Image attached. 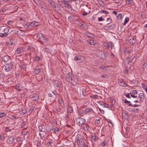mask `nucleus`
I'll return each mask as SVG.
<instances>
[{
  "label": "nucleus",
  "mask_w": 147,
  "mask_h": 147,
  "mask_svg": "<svg viewBox=\"0 0 147 147\" xmlns=\"http://www.w3.org/2000/svg\"><path fill=\"white\" fill-rule=\"evenodd\" d=\"M68 78L71 83L74 86L76 85L77 83V79L70 73V74H68Z\"/></svg>",
  "instance_id": "f257e3e1"
},
{
  "label": "nucleus",
  "mask_w": 147,
  "mask_h": 147,
  "mask_svg": "<svg viewBox=\"0 0 147 147\" xmlns=\"http://www.w3.org/2000/svg\"><path fill=\"white\" fill-rule=\"evenodd\" d=\"M98 57L100 58L105 59L107 57V55L102 51H100L97 54Z\"/></svg>",
  "instance_id": "f03ea898"
},
{
  "label": "nucleus",
  "mask_w": 147,
  "mask_h": 147,
  "mask_svg": "<svg viewBox=\"0 0 147 147\" xmlns=\"http://www.w3.org/2000/svg\"><path fill=\"white\" fill-rule=\"evenodd\" d=\"M75 61H78V62H83L84 60V57L82 56H76L74 58Z\"/></svg>",
  "instance_id": "7ed1b4c3"
},
{
  "label": "nucleus",
  "mask_w": 147,
  "mask_h": 147,
  "mask_svg": "<svg viewBox=\"0 0 147 147\" xmlns=\"http://www.w3.org/2000/svg\"><path fill=\"white\" fill-rule=\"evenodd\" d=\"M85 121L86 120L85 119L81 118H78L76 120L77 123L79 125L84 124Z\"/></svg>",
  "instance_id": "20e7f679"
},
{
  "label": "nucleus",
  "mask_w": 147,
  "mask_h": 147,
  "mask_svg": "<svg viewBox=\"0 0 147 147\" xmlns=\"http://www.w3.org/2000/svg\"><path fill=\"white\" fill-rule=\"evenodd\" d=\"M59 4L60 5L64 6L65 7H69L70 5L68 3V2L65 0L61 1L59 2Z\"/></svg>",
  "instance_id": "39448f33"
},
{
  "label": "nucleus",
  "mask_w": 147,
  "mask_h": 147,
  "mask_svg": "<svg viewBox=\"0 0 147 147\" xmlns=\"http://www.w3.org/2000/svg\"><path fill=\"white\" fill-rule=\"evenodd\" d=\"M13 65L11 63H7L5 68V71L7 72L10 71L12 68Z\"/></svg>",
  "instance_id": "423d86ee"
},
{
  "label": "nucleus",
  "mask_w": 147,
  "mask_h": 147,
  "mask_svg": "<svg viewBox=\"0 0 147 147\" xmlns=\"http://www.w3.org/2000/svg\"><path fill=\"white\" fill-rule=\"evenodd\" d=\"M83 113L85 114H90L93 112L92 109L91 108H86L84 110Z\"/></svg>",
  "instance_id": "0eeeda50"
},
{
  "label": "nucleus",
  "mask_w": 147,
  "mask_h": 147,
  "mask_svg": "<svg viewBox=\"0 0 147 147\" xmlns=\"http://www.w3.org/2000/svg\"><path fill=\"white\" fill-rule=\"evenodd\" d=\"M82 127L85 132L87 133L89 132L90 128L86 124H84L83 125Z\"/></svg>",
  "instance_id": "6e6552de"
},
{
  "label": "nucleus",
  "mask_w": 147,
  "mask_h": 147,
  "mask_svg": "<svg viewBox=\"0 0 147 147\" xmlns=\"http://www.w3.org/2000/svg\"><path fill=\"white\" fill-rule=\"evenodd\" d=\"M14 138L12 137H9L7 140V142L9 144H12L14 140Z\"/></svg>",
  "instance_id": "1a4fd4ad"
},
{
  "label": "nucleus",
  "mask_w": 147,
  "mask_h": 147,
  "mask_svg": "<svg viewBox=\"0 0 147 147\" xmlns=\"http://www.w3.org/2000/svg\"><path fill=\"white\" fill-rule=\"evenodd\" d=\"M40 69L38 68V66H37L35 69H33V72L34 74H37L40 72Z\"/></svg>",
  "instance_id": "9d476101"
},
{
  "label": "nucleus",
  "mask_w": 147,
  "mask_h": 147,
  "mask_svg": "<svg viewBox=\"0 0 147 147\" xmlns=\"http://www.w3.org/2000/svg\"><path fill=\"white\" fill-rule=\"evenodd\" d=\"M138 97L141 102H142L144 101V95L143 93H141L139 94Z\"/></svg>",
  "instance_id": "9b49d317"
},
{
  "label": "nucleus",
  "mask_w": 147,
  "mask_h": 147,
  "mask_svg": "<svg viewBox=\"0 0 147 147\" xmlns=\"http://www.w3.org/2000/svg\"><path fill=\"white\" fill-rule=\"evenodd\" d=\"M48 39L44 35L42 38H41V39L40 40V41L41 42H42L44 43H46L48 41Z\"/></svg>",
  "instance_id": "f8f14e48"
},
{
  "label": "nucleus",
  "mask_w": 147,
  "mask_h": 147,
  "mask_svg": "<svg viewBox=\"0 0 147 147\" xmlns=\"http://www.w3.org/2000/svg\"><path fill=\"white\" fill-rule=\"evenodd\" d=\"M24 50L23 48L21 47H20L17 49L16 51V53L19 54L20 53H22L24 51Z\"/></svg>",
  "instance_id": "ddd939ff"
},
{
  "label": "nucleus",
  "mask_w": 147,
  "mask_h": 147,
  "mask_svg": "<svg viewBox=\"0 0 147 147\" xmlns=\"http://www.w3.org/2000/svg\"><path fill=\"white\" fill-rule=\"evenodd\" d=\"M53 83L55 86L57 87H59L61 84L60 82L57 80H54L53 82Z\"/></svg>",
  "instance_id": "4468645a"
},
{
  "label": "nucleus",
  "mask_w": 147,
  "mask_h": 147,
  "mask_svg": "<svg viewBox=\"0 0 147 147\" xmlns=\"http://www.w3.org/2000/svg\"><path fill=\"white\" fill-rule=\"evenodd\" d=\"M119 84L120 85L123 87H125L126 85L125 82L122 80H120L119 81Z\"/></svg>",
  "instance_id": "2eb2a0df"
},
{
  "label": "nucleus",
  "mask_w": 147,
  "mask_h": 147,
  "mask_svg": "<svg viewBox=\"0 0 147 147\" xmlns=\"http://www.w3.org/2000/svg\"><path fill=\"white\" fill-rule=\"evenodd\" d=\"M30 25L32 26L35 27L38 25V23L36 21H34L30 23Z\"/></svg>",
  "instance_id": "dca6fc26"
},
{
  "label": "nucleus",
  "mask_w": 147,
  "mask_h": 147,
  "mask_svg": "<svg viewBox=\"0 0 147 147\" xmlns=\"http://www.w3.org/2000/svg\"><path fill=\"white\" fill-rule=\"evenodd\" d=\"M79 136H76L75 139V142H74V144L75 146L76 145V144H78V145L79 146V144L78 143V141L79 142Z\"/></svg>",
  "instance_id": "f3484780"
},
{
  "label": "nucleus",
  "mask_w": 147,
  "mask_h": 147,
  "mask_svg": "<svg viewBox=\"0 0 147 147\" xmlns=\"http://www.w3.org/2000/svg\"><path fill=\"white\" fill-rule=\"evenodd\" d=\"M8 57L7 56H5L2 57V61L4 62H7L8 60Z\"/></svg>",
  "instance_id": "a211bd4d"
},
{
  "label": "nucleus",
  "mask_w": 147,
  "mask_h": 147,
  "mask_svg": "<svg viewBox=\"0 0 147 147\" xmlns=\"http://www.w3.org/2000/svg\"><path fill=\"white\" fill-rule=\"evenodd\" d=\"M78 143L79 145L81 146H82L85 143L83 140L82 139H80L79 140Z\"/></svg>",
  "instance_id": "6ab92c4d"
},
{
  "label": "nucleus",
  "mask_w": 147,
  "mask_h": 147,
  "mask_svg": "<svg viewBox=\"0 0 147 147\" xmlns=\"http://www.w3.org/2000/svg\"><path fill=\"white\" fill-rule=\"evenodd\" d=\"M9 31V29L8 28H6L4 29V33L7 36L8 35V33Z\"/></svg>",
  "instance_id": "aec40b11"
},
{
  "label": "nucleus",
  "mask_w": 147,
  "mask_h": 147,
  "mask_svg": "<svg viewBox=\"0 0 147 147\" xmlns=\"http://www.w3.org/2000/svg\"><path fill=\"white\" fill-rule=\"evenodd\" d=\"M44 35L40 33H38L37 35V36L38 38L39 39V41H40V40L41 39V38H42L43 37Z\"/></svg>",
  "instance_id": "412c9836"
},
{
  "label": "nucleus",
  "mask_w": 147,
  "mask_h": 147,
  "mask_svg": "<svg viewBox=\"0 0 147 147\" xmlns=\"http://www.w3.org/2000/svg\"><path fill=\"white\" fill-rule=\"evenodd\" d=\"M16 89H18L19 91L22 90L21 86L19 84H17L16 86Z\"/></svg>",
  "instance_id": "4be33fe9"
},
{
  "label": "nucleus",
  "mask_w": 147,
  "mask_h": 147,
  "mask_svg": "<svg viewBox=\"0 0 147 147\" xmlns=\"http://www.w3.org/2000/svg\"><path fill=\"white\" fill-rule=\"evenodd\" d=\"M109 30L113 29L115 27L114 24H112L107 26Z\"/></svg>",
  "instance_id": "5701e85b"
},
{
  "label": "nucleus",
  "mask_w": 147,
  "mask_h": 147,
  "mask_svg": "<svg viewBox=\"0 0 147 147\" xmlns=\"http://www.w3.org/2000/svg\"><path fill=\"white\" fill-rule=\"evenodd\" d=\"M42 8V10L44 11V12H45L46 13H47L48 12V8H47L45 6L44 7H41Z\"/></svg>",
  "instance_id": "b1692460"
},
{
  "label": "nucleus",
  "mask_w": 147,
  "mask_h": 147,
  "mask_svg": "<svg viewBox=\"0 0 147 147\" xmlns=\"http://www.w3.org/2000/svg\"><path fill=\"white\" fill-rule=\"evenodd\" d=\"M50 4L53 8L55 9L56 8L57 4H55L54 2L51 1V2L50 3Z\"/></svg>",
  "instance_id": "393cba45"
},
{
  "label": "nucleus",
  "mask_w": 147,
  "mask_h": 147,
  "mask_svg": "<svg viewBox=\"0 0 147 147\" xmlns=\"http://www.w3.org/2000/svg\"><path fill=\"white\" fill-rule=\"evenodd\" d=\"M129 42L130 44H133L135 43L136 40L134 38H131L129 40Z\"/></svg>",
  "instance_id": "a878e982"
},
{
  "label": "nucleus",
  "mask_w": 147,
  "mask_h": 147,
  "mask_svg": "<svg viewBox=\"0 0 147 147\" xmlns=\"http://www.w3.org/2000/svg\"><path fill=\"white\" fill-rule=\"evenodd\" d=\"M32 98L33 100H36L38 99V96L36 94H34L32 97Z\"/></svg>",
  "instance_id": "bb28decb"
},
{
  "label": "nucleus",
  "mask_w": 147,
  "mask_h": 147,
  "mask_svg": "<svg viewBox=\"0 0 147 147\" xmlns=\"http://www.w3.org/2000/svg\"><path fill=\"white\" fill-rule=\"evenodd\" d=\"M67 111L68 113H71L72 112V108L70 106H68L67 108Z\"/></svg>",
  "instance_id": "cd10ccee"
},
{
  "label": "nucleus",
  "mask_w": 147,
  "mask_h": 147,
  "mask_svg": "<svg viewBox=\"0 0 147 147\" xmlns=\"http://www.w3.org/2000/svg\"><path fill=\"white\" fill-rule=\"evenodd\" d=\"M131 109V111L134 113H138L140 110L138 108H133Z\"/></svg>",
  "instance_id": "c85d7f7f"
},
{
  "label": "nucleus",
  "mask_w": 147,
  "mask_h": 147,
  "mask_svg": "<svg viewBox=\"0 0 147 147\" xmlns=\"http://www.w3.org/2000/svg\"><path fill=\"white\" fill-rule=\"evenodd\" d=\"M10 128V127H6L5 129V131L7 132L11 131V129Z\"/></svg>",
  "instance_id": "c756f323"
},
{
  "label": "nucleus",
  "mask_w": 147,
  "mask_h": 147,
  "mask_svg": "<svg viewBox=\"0 0 147 147\" xmlns=\"http://www.w3.org/2000/svg\"><path fill=\"white\" fill-rule=\"evenodd\" d=\"M103 45L104 46L106 47H110V45L107 42H104L103 43Z\"/></svg>",
  "instance_id": "7c9ffc66"
},
{
  "label": "nucleus",
  "mask_w": 147,
  "mask_h": 147,
  "mask_svg": "<svg viewBox=\"0 0 147 147\" xmlns=\"http://www.w3.org/2000/svg\"><path fill=\"white\" fill-rule=\"evenodd\" d=\"M38 128L40 131L44 132L45 131L43 130L42 126V125L39 126Z\"/></svg>",
  "instance_id": "2f4dec72"
},
{
  "label": "nucleus",
  "mask_w": 147,
  "mask_h": 147,
  "mask_svg": "<svg viewBox=\"0 0 147 147\" xmlns=\"http://www.w3.org/2000/svg\"><path fill=\"white\" fill-rule=\"evenodd\" d=\"M128 67H126L124 70V73L125 74H127L128 73Z\"/></svg>",
  "instance_id": "473e14b6"
},
{
  "label": "nucleus",
  "mask_w": 147,
  "mask_h": 147,
  "mask_svg": "<svg viewBox=\"0 0 147 147\" xmlns=\"http://www.w3.org/2000/svg\"><path fill=\"white\" fill-rule=\"evenodd\" d=\"M6 115V114L5 112L0 113V118L4 117Z\"/></svg>",
  "instance_id": "72a5a7b5"
},
{
  "label": "nucleus",
  "mask_w": 147,
  "mask_h": 147,
  "mask_svg": "<svg viewBox=\"0 0 147 147\" xmlns=\"http://www.w3.org/2000/svg\"><path fill=\"white\" fill-rule=\"evenodd\" d=\"M132 2V0H127L126 1V3L128 5H131Z\"/></svg>",
  "instance_id": "f704fd0d"
},
{
  "label": "nucleus",
  "mask_w": 147,
  "mask_h": 147,
  "mask_svg": "<svg viewBox=\"0 0 147 147\" xmlns=\"http://www.w3.org/2000/svg\"><path fill=\"white\" fill-rule=\"evenodd\" d=\"M5 139V136L4 135L1 134L0 135V140H4Z\"/></svg>",
  "instance_id": "c9c22d12"
},
{
  "label": "nucleus",
  "mask_w": 147,
  "mask_h": 147,
  "mask_svg": "<svg viewBox=\"0 0 147 147\" xmlns=\"http://www.w3.org/2000/svg\"><path fill=\"white\" fill-rule=\"evenodd\" d=\"M35 142L37 146H40L41 144L40 142L38 140H36Z\"/></svg>",
  "instance_id": "e433bc0d"
},
{
  "label": "nucleus",
  "mask_w": 147,
  "mask_h": 147,
  "mask_svg": "<svg viewBox=\"0 0 147 147\" xmlns=\"http://www.w3.org/2000/svg\"><path fill=\"white\" fill-rule=\"evenodd\" d=\"M89 44L91 45H94V42L93 40L90 39L89 41Z\"/></svg>",
  "instance_id": "4c0bfd02"
},
{
  "label": "nucleus",
  "mask_w": 147,
  "mask_h": 147,
  "mask_svg": "<svg viewBox=\"0 0 147 147\" xmlns=\"http://www.w3.org/2000/svg\"><path fill=\"white\" fill-rule=\"evenodd\" d=\"M100 12L101 13H104L105 14H107L109 13V12L105 10H102L100 11Z\"/></svg>",
  "instance_id": "58836bf2"
},
{
  "label": "nucleus",
  "mask_w": 147,
  "mask_h": 147,
  "mask_svg": "<svg viewBox=\"0 0 147 147\" xmlns=\"http://www.w3.org/2000/svg\"><path fill=\"white\" fill-rule=\"evenodd\" d=\"M122 17V14L121 13H119L118 14L117 18L118 20H120L121 19V18Z\"/></svg>",
  "instance_id": "ea45409f"
},
{
  "label": "nucleus",
  "mask_w": 147,
  "mask_h": 147,
  "mask_svg": "<svg viewBox=\"0 0 147 147\" xmlns=\"http://www.w3.org/2000/svg\"><path fill=\"white\" fill-rule=\"evenodd\" d=\"M129 20V18H126L125 19V23L124 24V25L126 24V23H127L128 22Z\"/></svg>",
  "instance_id": "a19ab883"
},
{
  "label": "nucleus",
  "mask_w": 147,
  "mask_h": 147,
  "mask_svg": "<svg viewBox=\"0 0 147 147\" xmlns=\"http://www.w3.org/2000/svg\"><path fill=\"white\" fill-rule=\"evenodd\" d=\"M13 23V21L12 20H9L7 22V24L9 25H11Z\"/></svg>",
  "instance_id": "79ce46f5"
},
{
  "label": "nucleus",
  "mask_w": 147,
  "mask_h": 147,
  "mask_svg": "<svg viewBox=\"0 0 147 147\" xmlns=\"http://www.w3.org/2000/svg\"><path fill=\"white\" fill-rule=\"evenodd\" d=\"M98 3L102 7H103L105 6V4L103 2L100 1L98 2Z\"/></svg>",
  "instance_id": "37998d69"
},
{
  "label": "nucleus",
  "mask_w": 147,
  "mask_h": 147,
  "mask_svg": "<svg viewBox=\"0 0 147 147\" xmlns=\"http://www.w3.org/2000/svg\"><path fill=\"white\" fill-rule=\"evenodd\" d=\"M105 20V19L102 17H99L98 18V21H103Z\"/></svg>",
  "instance_id": "c03bdc74"
},
{
  "label": "nucleus",
  "mask_w": 147,
  "mask_h": 147,
  "mask_svg": "<svg viewBox=\"0 0 147 147\" xmlns=\"http://www.w3.org/2000/svg\"><path fill=\"white\" fill-rule=\"evenodd\" d=\"M40 59V58L39 57H35L34 58V60L35 61H38Z\"/></svg>",
  "instance_id": "a18cd8bd"
},
{
  "label": "nucleus",
  "mask_w": 147,
  "mask_h": 147,
  "mask_svg": "<svg viewBox=\"0 0 147 147\" xmlns=\"http://www.w3.org/2000/svg\"><path fill=\"white\" fill-rule=\"evenodd\" d=\"M138 93L137 90H133L132 91V94H136Z\"/></svg>",
  "instance_id": "49530a36"
},
{
  "label": "nucleus",
  "mask_w": 147,
  "mask_h": 147,
  "mask_svg": "<svg viewBox=\"0 0 147 147\" xmlns=\"http://www.w3.org/2000/svg\"><path fill=\"white\" fill-rule=\"evenodd\" d=\"M102 106L103 108L106 107V108H108V105L106 103H104V105H102Z\"/></svg>",
  "instance_id": "de8ad7c7"
},
{
  "label": "nucleus",
  "mask_w": 147,
  "mask_h": 147,
  "mask_svg": "<svg viewBox=\"0 0 147 147\" xmlns=\"http://www.w3.org/2000/svg\"><path fill=\"white\" fill-rule=\"evenodd\" d=\"M7 36L4 33H0V36L1 37H6Z\"/></svg>",
  "instance_id": "09e8293b"
},
{
  "label": "nucleus",
  "mask_w": 147,
  "mask_h": 147,
  "mask_svg": "<svg viewBox=\"0 0 147 147\" xmlns=\"http://www.w3.org/2000/svg\"><path fill=\"white\" fill-rule=\"evenodd\" d=\"M129 106H131L132 107H137L138 106V105L137 104L132 105L131 104H130L129 105Z\"/></svg>",
  "instance_id": "8fccbe9b"
},
{
  "label": "nucleus",
  "mask_w": 147,
  "mask_h": 147,
  "mask_svg": "<svg viewBox=\"0 0 147 147\" xmlns=\"http://www.w3.org/2000/svg\"><path fill=\"white\" fill-rule=\"evenodd\" d=\"M96 136L95 135L92 136V139L94 140H96Z\"/></svg>",
  "instance_id": "3c124183"
},
{
  "label": "nucleus",
  "mask_w": 147,
  "mask_h": 147,
  "mask_svg": "<svg viewBox=\"0 0 147 147\" xmlns=\"http://www.w3.org/2000/svg\"><path fill=\"white\" fill-rule=\"evenodd\" d=\"M30 26V24H26L24 25V27L25 28H28Z\"/></svg>",
  "instance_id": "603ef678"
},
{
  "label": "nucleus",
  "mask_w": 147,
  "mask_h": 147,
  "mask_svg": "<svg viewBox=\"0 0 147 147\" xmlns=\"http://www.w3.org/2000/svg\"><path fill=\"white\" fill-rule=\"evenodd\" d=\"M59 131V129L58 128L56 127L54 128V131L55 133Z\"/></svg>",
  "instance_id": "864d4df0"
},
{
  "label": "nucleus",
  "mask_w": 147,
  "mask_h": 147,
  "mask_svg": "<svg viewBox=\"0 0 147 147\" xmlns=\"http://www.w3.org/2000/svg\"><path fill=\"white\" fill-rule=\"evenodd\" d=\"M111 104L110 105H111V107H112V106H113V104H114L115 103V102L114 101H113V100H111Z\"/></svg>",
  "instance_id": "5fc2aeb1"
},
{
  "label": "nucleus",
  "mask_w": 147,
  "mask_h": 147,
  "mask_svg": "<svg viewBox=\"0 0 147 147\" xmlns=\"http://www.w3.org/2000/svg\"><path fill=\"white\" fill-rule=\"evenodd\" d=\"M124 102L125 103H127L128 105H129L130 104H131L130 103V102L129 101H128L126 100H125V101H124Z\"/></svg>",
  "instance_id": "6e6d98bb"
},
{
  "label": "nucleus",
  "mask_w": 147,
  "mask_h": 147,
  "mask_svg": "<svg viewBox=\"0 0 147 147\" xmlns=\"http://www.w3.org/2000/svg\"><path fill=\"white\" fill-rule=\"evenodd\" d=\"M101 77L107 78V76L106 74H103L101 75Z\"/></svg>",
  "instance_id": "4d7b16f0"
},
{
  "label": "nucleus",
  "mask_w": 147,
  "mask_h": 147,
  "mask_svg": "<svg viewBox=\"0 0 147 147\" xmlns=\"http://www.w3.org/2000/svg\"><path fill=\"white\" fill-rule=\"evenodd\" d=\"M100 119H96V122L97 124H99L100 121Z\"/></svg>",
  "instance_id": "13d9d810"
},
{
  "label": "nucleus",
  "mask_w": 147,
  "mask_h": 147,
  "mask_svg": "<svg viewBox=\"0 0 147 147\" xmlns=\"http://www.w3.org/2000/svg\"><path fill=\"white\" fill-rule=\"evenodd\" d=\"M93 97L94 99H97L98 98V96L96 95H95L93 96Z\"/></svg>",
  "instance_id": "bf43d9fd"
},
{
  "label": "nucleus",
  "mask_w": 147,
  "mask_h": 147,
  "mask_svg": "<svg viewBox=\"0 0 147 147\" xmlns=\"http://www.w3.org/2000/svg\"><path fill=\"white\" fill-rule=\"evenodd\" d=\"M136 57H135V56H134V57H133L132 59H131V61L134 62L136 61Z\"/></svg>",
  "instance_id": "052dcab7"
},
{
  "label": "nucleus",
  "mask_w": 147,
  "mask_h": 147,
  "mask_svg": "<svg viewBox=\"0 0 147 147\" xmlns=\"http://www.w3.org/2000/svg\"><path fill=\"white\" fill-rule=\"evenodd\" d=\"M98 109L100 111L101 113L102 114H103L104 113V111L103 110H102L100 108H98Z\"/></svg>",
  "instance_id": "680f3d73"
},
{
  "label": "nucleus",
  "mask_w": 147,
  "mask_h": 147,
  "mask_svg": "<svg viewBox=\"0 0 147 147\" xmlns=\"http://www.w3.org/2000/svg\"><path fill=\"white\" fill-rule=\"evenodd\" d=\"M82 146V147H88L87 144H86L85 143Z\"/></svg>",
  "instance_id": "e2e57ef3"
},
{
  "label": "nucleus",
  "mask_w": 147,
  "mask_h": 147,
  "mask_svg": "<svg viewBox=\"0 0 147 147\" xmlns=\"http://www.w3.org/2000/svg\"><path fill=\"white\" fill-rule=\"evenodd\" d=\"M104 103L105 102H103L102 101H100L99 102V105H102H102H104Z\"/></svg>",
  "instance_id": "0e129e2a"
},
{
  "label": "nucleus",
  "mask_w": 147,
  "mask_h": 147,
  "mask_svg": "<svg viewBox=\"0 0 147 147\" xmlns=\"http://www.w3.org/2000/svg\"><path fill=\"white\" fill-rule=\"evenodd\" d=\"M90 13V12H89V13H88L87 12H85L83 14H82V15L84 16H85L87 15V14H89Z\"/></svg>",
  "instance_id": "69168bd1"
},
{
  "label": "nucleus",
  "mask_w": 147,
  "mask_h": 147,
  "mask_svg": "<svg viewBox=\"0 0 147 147\" xmlns=\"http://www.w3.org/2000/svg\"><path fill=\"white\" fill-rule=\"evenodd\" d=\"M45 51H46L47 53H49V50L47 48H45Z\"/></svg>",
  "instance_id": "338daca9"
},
{
  "label": "nucleus",
  "mask_w": 147,
  "mask_h": 147,
  "mask_svg": "<svg viewBox=\"0 0 147 147\" xmlns=\"http://www.w3.org/2000/svg\"><path fill=\"white\" fill-rule=\"evenodd\" d=\"M144 66L145 68L147 67V62L145 63L144 64Z\"/></svg>",
  "instance_id": "774afa93"
}]
</instances>
